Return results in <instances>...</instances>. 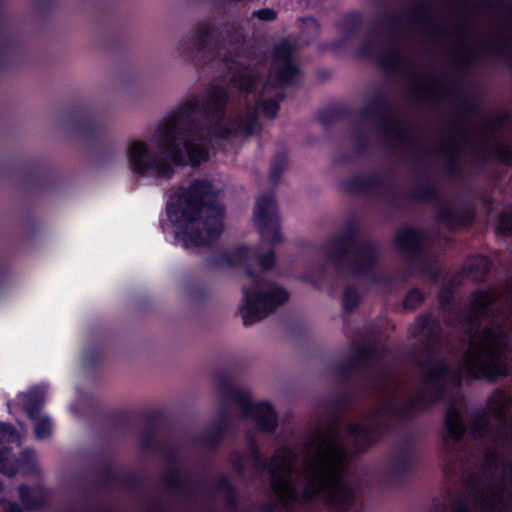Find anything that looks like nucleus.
Masks as SVG:
<instances>
[{
  "label": "nucleus",
  "mask_w": 512,
  "mask_h": 512,
  "mask_svg": "<svg viewBox=\"0 0 512 512\" xmlns=\"http://www.w3.org/2000/svg\"><path fill=\"white\" fill-rule=\"evenodd\" d=\"M230 101L227 89L221 84L210 85L201 99H192L180 104L163 119L157 128L160 151L150 152L146 142L136 140L127 148V158L133 173L138 177L148 173L162 179H171L175 168L200 167L210 159L209 149L202 145L200 124L194 118L199 113L212 122L209 132L212 138L229 140L238 136H253L262 131L257 111L239 116L225 123Z\"/></svg>",
  "instance_id": "1"
},
{
  "label": "nucleus",
  "mask_w": 512,
  "mask_h": 512,
  "mask_svg": "<svg viewBox=\"0 0 512 512\" xmlns=\"http://www.w3.org/2000/svg\"><path fill=\"white\" fill-rule=\"evenodd\" d=\"M218 191L207 179H193L179 186L166 203V215L174 227L175 240L185 249L209 246L224 232L225 207Z\"/></svg>",
  "instance_id": "2"
},
{
  "label": "nucleus",
  "mask_w": 512,
  "mask_h": 512,
  "mask_svg": "<svg viewBox=\"0 0 512 512\" xmlns=\"http://www.w3.org/2000/svg\"><path fill=\"white\" fill-rule=\"evenodd\" d=\"M351 392L343 390L325 400L323 406L329 410V424L325 433L316 432L313 438L314 446L325 450L319 457L324 469L321 470L317 481H310L303 490L305 500H314L324 496L327 504L339 512L348 511L354 504L353 491L346 485V468L342 466L346 449L339 442V425L341 416L351 406Z\"/></svg>",
  "instance_id": "3"
},
{
  "label": "nucleus",
  "mask_w": 512,
  "mask_h": 512,
  "mask_svg": "<svg viewBox=\"0 0 512 512\" xmlns=\"http://www.w3.org/2000/svg\"><path fill=\"white\" fill-rule=\"evenodd\" d=\"M359 224L355 218L344 223L341 232L332 235L324 245L329 259L339 269L345 268L356 277L366 278L372 284H384L388 278L376 273L379 253L371 241L359 243Z\"/></svg>",
  "instance_id": "4"
},
{
  "label": "nucleus",
  "mask_w": 512,
  "mask_h": 512,
  "mask_svg": "<svg viewBox=\"0 0 512 512\" xmlns=\"http://www.w3.org/2000/svg\"><path fill=\"white\" fill-rule=\"evenodd\" d=\"M406 17H415L421 19V22L428 26L435 34L444 36L447 30L440 26L430 16V1L429 0H416L415 5L410 7L405 14H388L384 13L378 21L374 22L370 27V33L365 37L363 42L357 49L359 57L375 60L378 66L386 73L399 71L401 68L410 65L411 60L402 55L394 43L387 45L379 54L374 51V40L372 34L376 32V27L379 26L382 30L394 31L398 26L404 22Z\"/></svg>",
  "instance_id": "5"
},
{
  "label": "nucleus",
  "mask_w": 512,
  "mask_h": 512,
  "mask_svg": "<svg viewBox=\"0 0 512 512\" xmlns=\"http://www.w3.org/2000/svg\"><path fill=\"white\" fill-rule=\"evenodd\" d=\"M412 335L425 338L424 349L427 355L420 361L419 365L425 369L421 376L422 383L431 388L430 392L421 391L410 399L411 405H421V410L432 408L437 403L447 399L449 385L447 379L439 372L434 365V343L441 339V326L436 317L431 313L420 314L416 317Z\"/></svg>",
  "instance_id": "6"
},
{
  "label": "nucleus",
  "mask_w": 512,
  "mask_h": 512,
  "mask_svg": "<svg viewBox=\"0 0 512 512\" xmlns=\"http://www.w3.org/2000/svg\"><path fill=\"white\" fill-rule=\"evenodd\" d=\"M341 189L349 195H361L368 191L384 190V196L389 206L401 207V200L410 199L416 202L433 203L441 199V191L430 181H420V185L409 193H402L394 183H388L380 174L363 177L352 176L341 184Z\"/></svg>",
  "instance_id": "7"
},
{
  "label": "nucleus",
  "mask_w": 512,
  "mask_h": 512,
  "mask_svg": "<svg viewBox=\"0 0 512 512\" xmlns=\"http://www.w3.org/2000/svg\"><path fill=\"white\" fill-rule=\"evenodd\" d=\"M510 335L502 325L496 326L494 348L485 353L484 360L473 359L465 365V373L471 380H485L496 383L502 378L510 376L511 365L505 357L509 350Z\"/></svg>",
  "instance_id": "8"
},
{
  "label": "nucleus",
  "mask_w": 512,
  "mask_h": 512,
  "mask_svg": "<svg viewBox=\"0 0 512 512\" xmlns=\"http://www.w3.org/2000/svg\"><path fill=\"white\" fill-rule=\"evenodd\" d=\"M358 114L362 119L375 117L378 129L395 143L408 147L414 146L415 140L411 137L408 128L396 120L391 101L383 91H377L372 99L359 109Z\"/></svg>",
  "instance_id": "9"
},
{
  "label": "nucleus",
  "mask_w": 512,
  "mask_h": 512,
  "mask_svg": "<svg viewBox=\"0 0 512 512\" xmlns=\"http://www.w3.org/2000/svg\"><path fill=\"white\" fill-rule=\"evenodd\" d=\"M256 286L255 291L246 293L244 305L241 307L244 326L261 321L289 300L287 290L270 281L263 286Z\"/></svg>",
  "instance_id": "10"
},
{
  "label": "nucleus",
  "mask_w": 512,
  "mask_h": 512,
  "mask_svg": "<svg viewBox=\"0 0 512 512\" xmlns=\"http://www.w3.org/2000/svg\"><path fill=\"white\" fill-rule=\"evenodd\" d=\"M426 233L422 228L406 226L399 230L395 236V246L410 259V267L426 276L430 282L437 283L442 271L428 262L424 254Z\"/></svg>",
  "instance_id": "11"
},
{
  "label": "nucleus",
  "mask_w": 512,
  "mask_h": 512,
  "mask_svg": "<svg viewBox=\"0 0 512 512\" xmlns=\"http://www.w3.org/2000/svg\"><path fill=\"white\" fill-rule=\"evenodd\" d=\"M223 45L222 31L219 32L213 23L206 22L197 27L187 44L180 43L179 49L187 60L207 62L220 56Z\"/></svg>",
  "instance_id": "12"
},
{
  "label": "nucleus",
  "mask_w": 512,
  "mask_h": 512,
  "mask_svg": "<svg viewBox=\"0 0 512 512\" xmlns=\"http://www.w3.org/2000/svg\"><path fill=\"white\" fill-rule=\"evenodd\" d=\"M496 301L491 289H477L471 294L469 309L456 311L448 323L459 327L464 334L475 335L482 326V320L488 316L490 308Z\"/></svg>",
  "instance_id": "13"
},
{
  "label": "nucleus",
  "mask_w": 512,
  "mask_h": 512,
  "mask_svg": "<svg viewBox=\"0 0 512 512\" xmlns=\"http://www.w3.org/2000/svg\"><path fill=\"white\" fill-rule=\"evenodd\" d=\"M253 218L263 242L277 245L283 241L277 203L273 194H263L257 198Z\"/></svg>",
  "instance_id": "14"
},
{
  "label": "nucleus",
  "mask_w": 512,
  "mask_h": 512,
  "mask_svg": "<svg viewBox=\"0 0 512 512\" xmlns=\"http://www.w3.org/2000/svg\"><path fill=\"white\" fill-rule=\"evenodd\" d=\"M294 45L288 39L277 42L272 49V61L276 69L272 76L273 86L286 88L297 83L302 71L294 61Z\"/></svg>",
  "instance_id": "15"
},
{
  "label": "nucleus",
  "mask_w": 512,
  "mask_h": 512,
  "mask_svg": "<svg viewBox=\"0 0 512 512\" xmlns=\"http://www.w3.org/2000/svg\"><path fill=\"white\" fill-rule=\"evenodd\" d=\"M68 121L76 135L86 141L105 143L107 127L102 117L86 104L73 107L68 113Z\"/></svg>",
  "instance_id": "16"
},
{
  "label": "nucleus",
  "mask_w": 512,
  "mask_h": 512,
  "mask_svg": "<svg viewBox=\"0 0 512 512\" xmlns=\"http://www.w3.org/2000/svg\"><path fill=\"white\" fill-rule=\"evenodd\" d=\"M231 398L236 402L246 418L255 421L257 429L262 433H274L279 424L278 414L268 401L252 403L249 394L241 389H233Z\"/></svg>",
  "instance_id": "17"
},
{
  "label": "nucleus",
  "mask_w": 512,
  "mask_h": 512,
  "mask_svg": "<svg viewBox=\"0 0 512 512\" xmlns=\"http://www.w3.org/2000/svg\"><path fill=\"white\" fill-rule=\"evenodd\" d=\"M247 441L254 466L260 471L270 473V485L272 490L276 494H280L285 500L295 501L297 499V492L289 478L286 475H277L276 469L272 466V463L261 454L256 440L251 435H247Z\"/></svg>",
  "instance_id": "18"
},
{
  "label": "nucleus",
  "mask_w": 512,
  "mask_h": 512,
  "mask_svg": "<svg viewBox=\"0 0 512 512\" xmlns=\"http://www.w3.org/2000/svg\"><path fill=\"white\" fill-rule=\"evenodd\" d=\"M251 259V249L247 245L217 248L204 258L208 269H235L246 266Z\"/></svg>",
  "instance_id": "19"
},
{
  "label": "nucleus",
  "mask_w": 512,
  "mask_h": 512,
  "mask_svg": "<svg viewBox=\"0 0 512 512\" xmlns=\"http://www.w3.org/2000/svg\"><path fill=\"white\" fill-rule=\"evenodd\" d=\"M390 430L391 426L384 422H377L370 426L351 424L347 428V432L354 439L359 453L366 452L379 443Z\"/></svg>",
  "instance_id": "20"
},
{
  "label": "nucleus",
  "mask_w": 512,
  "mask_h": 512,
  "mask_svg": "<svg viewBox=\"0 0 512 512\" xmlns=\"http://www.w3.org/2000/svg\"><path fill=\"white\" fill-rule=\"evenodd\" d=\"M475 218L476 209L473 206L466 209L453 210L450 206L446 205L441 207L436 214V219L445 224L449 230H455L458 227H471Z\"/></svg>",
  "instance_id": "21"
},
{
  "label": "nucleus",
  "mask_w": 512,
  "mask_h": 512,
  "mask_svg": "<svg viewBox=\"0 0 512 512\" xmlns=\"http://www.w3.org/2000/svg\"><path fill=\"white\" fill-rule=\"evenodd\" d=\"M230 423L231 418L229 411L226 408H222L218 413L217 419L206 427L200 436L201 443L211 450L217 449L220 446Z\"/></svg>",
  "instance_id": "22"
},
{
  "label": "nucleus",
  "mask_w": 512,
  "mask_h": 512,
  "mask_svg": "<svg viewBox=\"0 0 512 512\" xmlns=\"http://www.w3.org/2000/svg\"><path fill=\"white\" fill-rule=\"evenodd\" d=\"M18 496L25 512H39L48 505L49 493L43 486L21 484L18 487Z\"/></svg>",
  "instance_id": "23"
},
{
  "label": "nucleus",
  "mask_w": 512,
  "mask_h": 512,
  "mask_svg": "<svg viewBox=\"0 0 512 512\" xmlns=\"http://www.w3.org/2000/svg\"><path fill=\"white\" fill-rule=\"evenodd\" d=\"M162 482L166 488L173 492H182L185 496H194L200 492H207V484H191L184 480L177 465L169 466L162 477Z\"/></svg>",
  "instance_id": "24"
},
{
  "label": "nucleus",
  "mask_w": 512,
  "mask_h": 512,
  "mask_svg": "<svg viewBox=\"0 0 512 512\" xmlns=\"http://www.w3.org/2000/svg\"><path fill=\"white\" fill-rule=\"evenodd\" d=\"M46 388L43 385H34L26 392L18 394L22 409L31 420L39 417L41 408L45 403Z\"/></svg>",
  "instance_id": "25"
},
{
  "label": "nucleus",
  "mask_w": 512,
  "mask_h": 512,
  "mask_svg": "<svg viewBox=\"0 0 512 512\" xmlns=\"http://www.w3.org/2000/svg\"><path fill=\"white\" fill-rule=\"evenodd\" d=\"M444 426L447 438L453 441H461L466 434V423L461 410L455 403L450 404L444 415Z\"/></svg>",
  "instance_id": "26"
},
{
  "label": "nucleus",
  "mask_w": 512,
  "mask_h": 512,
  "mask_svg": "<svg viewBox=\"0 0 512 512\" xmlns=\"http://www.w3.org/2000/svg\"><path fill=\"white\" fill-rule=\"evenodd\" d=\"M159 415L152 413L147 416L145 427L140 432L139 442L140 448L145 453H154L160 447V442L157 440Z\"/></svg>",
  "instance_id": "27"
},
{
  "label": "nucleus",
  "mask_w": 512,
  "mask_h": 512,
  "mask_svg": "<svg viewBox=\"0 0 512 512\" xmlns=\"http://www.w3.org/2000/svg\"><path fill=\"white\" fill-rule=\"evenodd\" d=\"M495 332L496 326L487 325L484 328H481L480 326L479 331L475 335L465 334L469 338L470 347L476 356L475 359L481 360V358L485 356V353L481 348L482 344L487 346V351L494 348Z\"/></svg>",
  "instance_id": "28"
},
{
  "label": "nucleus",
  "mask_w": 512,
  "mask_h": 512,
  "mask_svg": "<svg viewBox=\"0 0 512 512\" xmlns=\"http://www.w3.org/2000/svg\"><path fill=\"white\" fill-rule=\"evenodd\" d=\"M416 465L413 457L406 454H397L392 460L388 475L397 483H403L415 471Z\"/></svg>",
  "instance_id": "29"
},
{
  "label": "nucleus",
  "mask_w": 512,
  "mask_h": 512,
  "mask_svg": "<svg viewBox=\"0 0 512 512\" xmlns=\"http://www.w3.org/2000/svg\"><path fill=\"white\" fill-rule=\"evenodd\" d=\"M445 96L457 101V110L463 118L477 115L480 112L481 102L475 95H464L460 89H456V93L448 90Z\"/></svg>",
  "instance_id": "30"
},
{
  "label": "nucleus",
  "mask_w": 512,
  "mask_h": 512,
  "mask_svg": "<svg viewBox=\"0 0 512 512\" xmlns=\"http://www.w3.org/2000/svg\"><path fill=\"white\" fill-rule=\"evenodd\" d=\"M363 25L364 17L362 13L358 11H349L342 16V18L335 24V27L343 34L344 40H350L362 30Z\"/></svg>",
  "instance_id": "31"
},
{
  "label": "nucleus",
  "mask_w": 512,
  "mask_h": 512,
  "mask_svg": "<svg viewBox=\"0 0 512 512\" xmlns=\"http://www.w3.org/2000/svg\"><path fill=\"white\" fill-rule=\"evenodd\" d=\"M511 400L505 391L495 390L487 400V412L493 414L498 420H503L510 408Z\"/></svg>",
  "instance_id": "32"
},
{
  "label": "nucleus",
  "mask_w": 512,
  "mask_h": 512,
  "mask_svg": "<svg viewBox=\"0 0 512 512\" xmlns=\"http://www.w3.org/2000/svg\"><path fill=\"white\" fill-rule=\"evenodd\" d=\"M414 408H417L419 411H422L421 405H411L410 400L403 406H398L394 401H387V402L383 403L380 407L375 409L369 415V418L375 419L381 415H388L391 417L401 419V418L408 416V414Z\"/></svg>",
  "instance_id": "33"
},
{
  "label": "nucleus",
  "mask_w": 512,
  "mask_h": 512,
  "mask_svg": "<svg viewBox=\"0 0 512 512\" xmlns=\"http://www.w3.org/2000/svg\"><path fill=\"white\" fill-rule=\"evenodd\" d=\"M207 486L208 490L206 493L213 488L215 491L223 494L229 508L236 509L238 507L239 502L236 487L227 476H220L212 485Z\"/></svg>",
  "instance_id": "34"
},
{
  "label": "nucleus",
  "mask_w": 512,
  "mask_h": 512,
  "mask_svg": "<svg viewBox=\"0 0 512 512\" xmlns=\"http://www.w3.org/2000/svg\"><path fill=\"white\" fill-rule=\"evenodd\" d=\"M485 52L489 56L499 60H505L512 71V59L506 57L507 53H512V40L498 41L494 38H490L485 43Z\"/></svg>",
  "instance_id": "35"
},
{
  "label": "nucleus",
  "mask_w": 512,
  "mask_h": 512,
  "mask_svg": "<svg viewBox=\"0 0 512 512\" xmlns=\"http://www.w3.org/2000/svg\"><path fill=\"white\" fill-rule=\"evenodd\" d=\"M350 115V109L344 105L326 107L318 112V121L324 127H328L334 122L343 120Z\"/></svg>",
  "instance_id": "36"
},
{
  "label": "nucleus",
  "mask_w": 512,
  "mask_h": 512,
  "mask_svg": "<svg viewBox=\"0 0 512 512\" xmlns=\"http://www.w3.org/2000/svg\"><path fill=\"white\" fill-rule=\"evenodd\" d=\"M458 152V146L453 143L446 145L440 151V154L445 158L444 169L446 173L452 177H458L461 174Z\"/></svg>",
  "instance_id": "37"
},
{
  "label": "nucleus",
  "mask_w": 512,
  "mask_h": 512,
  "mask_svg": "<svg viewBox=\"0 0 512 512\" xmlns=\"http://www.w3.org/2000/svg\"><path fill=\"white\" fill-rule=\"evenodd\" d=\"M479 58L477 50L470 47H463L456 51L452 56V61L459 71L468 69L475 63Z\"/></svg>",
  "instance_id": "38"
},
{
  "label": "nucleus",
  "mask_w": 512,
  "mask_h": 512,
  "mask_svg": "<svg viewBox=\"0 0 512 512\" xmlns=\"http://www.w3.org/2000/svg\"><path fill=\"white\" fill-rule=\"evenodd\" d=\"M106 343L103 339L98 340L96 343L87 345L83 350V360L88 365H96L105 356Z\"/></svg>",
  "instance_id": "39"
},
{
  "label": "nucleus",
  "mask_w": 512,
  "mask_h": 512,
  "mask_svg": "<svg viewBox=\"0 0 512 512\" xmlns=\"http://www.w3.org/2000/svg\"><path fill=\"white\" fill-rule=\"evenodd\" d=\"M287 164L288 156L285 151H278L274 154L269 169V179L273 184L276 185L280 181Z\"/></svg>",
  "instance_id": "40"
},
{
  "label": "nucleus",
  "mask_w": 512,
  "mask_h": 512,
  "mask_svg": "<svg viewBox=\"0 0 512 512\" xmlns=\"http://www.w3.org/2000/svg\"><path fill=\"white\" fill-rule=\"evenodd\" d=\"M284 92H277L274 96L266 98L260 102L262 113L268 119H274L278 115L280 104L285 100Z\"/></svg>",
  "instance_id": "41"
},
{
  "label": "nucleus",
  "mask_w": 512,
  "mask_h": 512,
  "mask_svg": "<svg viewBox=\"0 0 512 512\" xmlns=\"http://www.w3.org/2000/svg\"><path fill=\"white\" fill-rule=\"evenodd\" d=\"M455 290L456 284L454 281H450L447 284L443 285L440 291L438 292V301L440 309L448 313L451 311L450 307L454 306L455 303Z\"/></svg>",
  "instance_id": "42"
},
{
  "label": "nucleus",
  "mask_w": 512,
  "mask_h": 512,
  "mask_svg": "<svg viewBox=\"0 0 512 512\" xmlns=\"http://www.w3.org/2000/svg\"><path fill=\"white\" fill-rule=\"evenodd\" d=\"M410 76L415 80V83H413L409 89L410 97L416 100H422L428 94L429 90L420 85V82L431 78L432 75L412 69Z\"/></svg>",
  "instance_id": "43"
},
{
  "label": "nucleus",
  "mask_w": 512,
  "mask_h": 512,
  "mask_svg": "<svg viewBox=\"0 0 512 512\" xmlns=\"http://www.w3.org/2000/svg\"><path fill=\"white\" fill-rule=\"evenodd\" d=\"M490 270L491 261L488 257L483 255L475 256L469 265V273H476L477 280L479 282H483L486 279L490 273Z\"/></svg>",
  "instance_id": "44"
},
{
  "label": "nucleus",
  "mask_w": 512,
  "mask_h": 512,
  "mask_svg": "<svg viewBox=\"0 0 512 512\" xmlns=\"http://www.w3.org/2000/svg\"><path fill=\"white\" fill-rule=\"evenodd\" d=\"M361 303V296L354 286H346L343 290L342 307L345 312L351 313Z\"/></svg>",
  "instance_id": "45"
},
{
  "label": "nucleus",
  "mask_w": 512,
  "mask_h": 512,
  "mask_svg": "<svg viewBox=\"0 0 512 512\" xmlns=\"http://www.w3.org/2000/svg\"><path fill=\"white\" fill-rule=\"evenodd\" d=\"M269 462L276 469L277 475H286L290 478L288 473L292 464V457L289 451H285L282 455L279 454V451H276ZM289 480L291 481V479Z\"/></svg>",
  "instance_id": "46"
},
{
  "label": "nucleus",
  "mask_w": 512,
  "mask_h": 512,
  "mask_svg": "<svg viewBox=\"0 0 512 512\" xmlns=\"http://www.w3.org/2000/svg\"><path fill=\"white\" fill-rule=\"evenodd\" d=\"M0 472L8 477H14L19 473H22L16 456H9V449L5 450V454L0 457Z\"/></svg>",
  "instance_id": "47"
},
{
  "label": "nucleus",
  "mask_w": 512,
  "mask_h": 512,
  "mask_svg": "<svg viewBox=\"0 0 512 512\" xmlns=\"http://www.w3.org/2000/svg\"><path fill=\"white\" fill-rule=\"evenodd\" d=\"M19 468L22 473H31L36 468V454L33 449H23L18 456H16Z\"/></svg>",
  "instance_id": "48"
},
{
  "label": "nucleus",
  "mask_w": 512,
  "mask_h": 512,
  "mask_svg": "<svg viewBox=\"0 0 512 512\" xmlns=\"http://www.w3.org/2000/svg\"><path fill=\"white\" fill-rule=\"evenodd\" d=\"M426 300L425 293L417 287L411 288L405 295L403 306L406 310H415Z\"/></svg>",
  "instance_id": "49"
},
{
  "label": "nucleus",
  "mask_w": 512,
  "mask_h": 512,
  "mask_svg": "<svg viewBox=\"0 0 512 512\" xmlns=\"http://www.w3.org/2000/svg\"><path fill=\"white\" fill-rule=\"evenodd\" d=\"M231 81L240 91L246 93L252 92L256 87V78L249 73H236Z\"/></svg>",
  "instance_id": "50"
},
{
  "label": "nucleus",
  "mask_w": 512,
  "mask_h": 512,
  "mask_svg": "<svg viewBox=\"0 0 512 512\" xmlns=\"http://www.w3.org/2000/svg\"><path fill=\"white\" fill-rule=\"evenodd\" d=\"M112 426L120 432H126L131 423V415L127 411H115L109 416Z\"/></svg>",
  "instance_id": "51"
},
{
  "label": "nucleus",
  "mask_w": 512,
  "mask_h": 512,
  "mask_svg": "<svg viewBox=\"0 0 512 512\" xmlns=\"http://www.w3.org/2000/svg\"><path fill=\"white\" fill-rule=\"evenodd\" d=\"M495 158L501 163L512 167V144L509 142H499L493 149Z\"/></svg>",
  "instance_id": "52"
},
{
  "label": "nucleus",
  "mask_w": 512,
  "mask_h": 512,
  "mask_svg": "<svg viewBox=\"0 0 512 512\" xmlns=\"http://www.w3.org/2000/svg\"><path fill=\"white\" fill-rule=\"evenodd\" d=\"M375 348L371 345H363L356 349L349 358L357 366L365 362L371 361L375 356Z\"/></svg>",
  "instance_id": "53"
},
{
  "label": "nucleus",
  "mask_w": 512,
  "mask_h": 512,
  "mask_svg": "<svg viewBox=\"0 0 512 512\" xmlns=\"http://www.w3.org/2000/svg\"><path fill=\"white\" fill-rule=\"evenodd\" d=\"M489 423V413L485 409L477 410L470 417V427L477 432H481L486 429Z\"/></svg>",
  "instance_id": "54"
},
{
  "label": "nucleus",
  "mask_w": 512,
  "mask_h": 512,
  "mask_svg": "<svg viewBox=\"0 0 512 512\" xmlns=\"http://www.w3.org/2000/svg\"><path fill=\"white\" fill-rule=\"evenodd\" d=\"M356 368V365L353 363V361L348 357L344 361L338 363L334 367V372L338 376L339 380L342 383H347L351 377L354 369Z\"/></svg>",
  "instance_id": "55"
},
{
  "label": "nucleus",
  "mask_w": 512,
  "mask_h": 512,
  "mask_svg": "<svg viewBox=\"0 0 512 512\" xmlns=\"http://www.w3.org/2000/svg\"><path fill=\"white\" fill-rule=\"evenodd\" d=\"M118 483L123 484L132 491H140L144 485L143 477L137 472L121 474L120 482Z\"/></svg>",
  "instance_id": "56"
},
{
  "label": "nucleus",
  "mask_w": 512,
  "mask_h": 512,
  "mask_svg": "<svg viewBox=\"0 0 512 512\" xmlns=\"http://www.w3.org/2000/svg\"><path fill=\"white\" fill-rule=\"evenodd\" d=\"M99 474L102 478L101 482L103 484L120 482L121 473L113 468V465L110 461H105L101 464L99 468Z\"/></svg>",
  "instance_id": "57"
},
{
  "label": "nucleus",
  "mask_w": 512,
  "mask_h": 512,
  "mask_svg": "<svg viewBox=\"0 0 512 512\" xmlns=\"http://www.w3.org/2000/svg\"><path fill=\"white\" fill-rule=\"evenodd\" d=\"M479 8L485 10H506L512 13V2L509 0H476Z\"/></svg>",
  "instance_id": "58"
},
{
  "label": "nucleus",
  "mask_w": 512,
  "mask_h": 512,
  "mask_svg": "<svg viewBox=\"0 0 512 512\" xmlns=\"http://www.w3.org/2000/svg\"><path fill=\"white\" fill-rule=\"evenodd\" d=\"M245 275L246 277H248L249 279L252 280V284L249 286V287H243L242 289V292H243V299L246 298V293L247 292H252V291H255L256 290V284L260 287V286H263L265 284H268V280H266L262 275L258 274L253 268L251 267H246L245 269Z\"/></svg>",
  "instance_id": "59"
},
{
  "label": "nucleus",
  "mask_w": 512,
  "mask_h": 512,
  "mask_svg": "<svg viewBox=\"0 0 512 512\" xmlns=\"http://www.w3.org/2000/svg\"><path fill=\"white\" fill-rule=\"evenodd\" d=\"M496 233L501 236L512 235V213L501 212L499 214Z\"/></svg>",
  "instance_id": "60"
},
{
  "label": "nucleus",
  "mask_w": 512,
  "mask_h": 512,
  "mask_svg": "<svg viewBox=\"0 0 512 512\" xmlns=\"http://www.w3.org/2000/svg\"><path fill=\"white\" fill-rule=\"evenodd\" d=\"M36 423L34 426V435L38 440H44L50 437L52 433V423L49 418H38L36 419Z\"/></svg>",
  "instance_id": "61"
},
{
  "label": "nucleus",
  "mask_w": 512,
  "mask_h": 512,
  "mask_svg": "<svg viewBox=\"0 0 512 512\" xmlns=\"http://www.w3.org/2000/svg\"><path fill=\"white\" fill-rule=\"evenodd\" d=\"M0 439L8 443H16L19 441V433L12 424L0 422Z\"/></svg>",
  "instance_id": "62"
},
{
  "label": "nucleus",
  "mask_w": 512,
  "mask_h": 512,
  "mask_svg": "<svg viewBox=\"0 0 512 512\" xmlns=\"http://www.w3.org/2000/svg\"><path fill=\"white\" fill-rule=\"evenodd\" d=\"M352 138L355 141V148L358 155H364L369 148V139L367 135L360 129L353 131Z\"/></svg>",
  "instance_id": "63"
},
{
  "label": "nucleus",
  "mask_w": 512,
  "mask_h": 512,
  "mask_svg": "<svg viewBox=\"0 0 512 512\" xmlns=\"http://www.w3.org/2000/svg\"><path fill=\"white\" fill-rule=\"evenodd\" d=\"M277 262L276 253L273 248L258 257V263L263 271L271 270Z\"/></svg>",
  "instance_id": "64"
}]
</instances>
